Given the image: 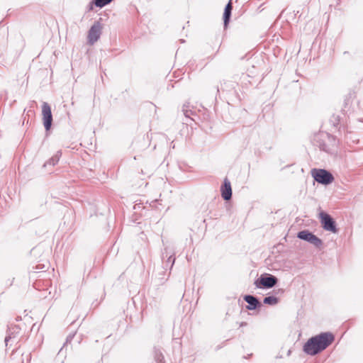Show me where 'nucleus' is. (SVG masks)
Here are the masks:
<instances>
[{
	"instance_id": "8",
	"label": "nucleus",
	"mask_w": 363,
	"mask_h": 363,
	"mask_svg": "<svg viewBox=\"0 0 363 363\" xmlns=\"http://www.w3.org/2000/svg\"><path fill=\"white\" fill-rule=\"evenodd\" d=\"M221 195L224 200H230L232 197V189L230 181L228 179H225L223 184L220 189Z\"/></svg>"
},
{
	"instance_id": "14",
	"label": "nucleus",
	"mask_w": 363,
	"mask_h": 363,
	"mask_svg": "<svg viewBox=\"0 0 363 363\" xmlns=\"http://www.w3.org/2000/svg\"><path fill=\"white\" fill-rule=\"evenodd\" d=\"M330 121L333 124V126H337L340 122V117L339 115L333 114L331 116Z\"/></svg>"
},
{
	"instance_id": "7",
	"label": "nucleus",
	"mask_w": 363,
	"mask_h": 363,
	"mask_svg": "<svg viewBox=\"0 0 363 363\" xmlns=\"http://www.w3.org/2000/svg\"><path fill=\"white\" fill-rule=\"evenodd\" d=\"M102 26L99 22H95L88 33V40L91 45L95 43L101 34Z\"/></svg>"
},
{
	"instance_id": "10",
	"label": "nucleus",
	"mask_w": 363,
	"mask_h": 363,
	"mask_svg": "<svg viewBox=\"0 0 363 363\" xmlns=\"http://www.w3.org/2000/svg\"><path fill=\"white\" fill-rule=\"evenodd\" d=\"M231 10H232L231 3L229 2L226 6V7L225 9V12H224V23L225 26L227 25V23L229 21Z\"/></svg>"
},
{
	"instance_id": "15",
	"label": "nucleus",
	"mask_w": 363,
	"mask_h": 363,
	"mask_svg": "<svg viewBox=\"0 0 363 363\" xmlns=\"http://www.w3.org/2000/svg\"><path fill=\"white\" fill-rule=\"evenodd\" d=\"M112 0H96L95 4L98 7H103L110 3Z\"/></svg>"
},
{
	"instance_id": "3",
	"label": "nucleus",
	"mask_w": 363,
	"mask_h": 363,
	"mask_svg": "<svg viewBox=\"0 0 363 363\" xmlns=\"http://www.w3.org/2000/svg\"><path fill=\"white\" fill-rule=\"evenodd\" d=\"M277 283V279L272 274H265L255 281V284L257 288H272Z\"/></svg>"
},
{
	"instance_id": "6",
	"label": "nucleus",
	"mask_w": 363,
	"mask_h": 363,
	"mask_svg": "<svg viewBox=\"0 0 363 363\" xmlns=\"http://www.w3.org/2000/svg\"><path fill=\"white\" fill-rule=\"evenodd\" d=\"M42 116L44 127L46 130H49L52 125V115L51 112V108L47 102L43 103Z\"/></svg>"
},
{
	"instance_id": "16",
	"label": "nucleus",
	"mask_w": 363,
	"mask_h": 363,
	"mask_svg": "<svg viewBox=\"0 0 363 363\" xmlns=\"http://www.w3.org/2000/svg\"><path fill=\"white\" fill-rule=\"evenodd\" d=\"M155 359H156L157 363H164V362H163L164 357H163L162 353H156Z\"/></svg>"
},
{
	"instance_id": "12",
	"label": "nucleus",
	"mask_w": 363,
	"mask_h": 363,
	"mask_svg": "<svg viewBox=\"0 0 363 363\" xmlns=\"http://www.w3.org/2000/svg\"><path fill=\"white\" fill-rule=\"evenodd\" d=\"M263 302L265 303V304H268V305H271V306H274L276 305L277 303H278L279 302V299L275 297V296H267L264 298V301Z\"/></svg>"
},
{
	"instance_id": "17",
	"label": "nucleus",
	"mask_w": 363,
	"mask_h": 363,
	"mask_svg": "<svg viewBox=\"0 0 363 363\" xmlns=\"http://www.w3.org/2000/svg\"><path fill=\"white\" fill-rule=\"evenodd\" d=\"M323 150H325V151H328V150L326 149V147L325 146H323Z\"/></svg>"
},
{
	"instance_id": "4",
	"label": "nucleus",
	"mask_w": 363,
	"mask_h": 363,
	"mask_svg": "<svg viewBox=\"0 0 363 363\" xmlns=\"http://www.w3.org/2000/svg\"><path fill=\"white\" fill-rule=\"evenodd\" d=\"M297 238L301 240L307 241L317 247H320L323 244L322 240L319 238L308 230L300 231L297 234Z\"/></svg>"
},
{
	"instance_id": "1",
	"label": "nucleus",
	"mask_w": 363,
	"mask_h": 363,
	"mask_svg": "<svg viewBox=\"0 0 363 363\" xmlns=\"http://www.w3.org/2000/svg\"><path fill=\"white\" fill-rule=\"evenodd\" d=\"M334 341L330 333H323L310 338L303 346V351L310 355H315L327 348Z\"/></svg>"
},
{
	"instance_id": "11",
	"label": "nucleus",
	"mask_w": 363,
	"mask_h": 363,
	"mask_svg": "<svg viewBox=\"0 0 363 363\" xmlns=\"http://www.w3.org/2000/svg\"><path fill=\"white\" fill-rule=\"evenodd\" d=\"M61 156V152H57L53 157H52L45 164V166L47 165V164H49V165H52L54 166L55 164H56L59 160H60V157Z\"/></svg>"
},
{
	"instance_id": "13",
	"label": "nucleus",
	"mask_w": 363,
	"mask_h": 363,
	"mask_svg": "<svg viewBox=\"0 0 363 363\" xmlns=\"http://www.w3.org/2000/svg\"><path fill=\"white\" fill-rule=\"evenodd\" d=\"M13 333L14 332H12L11 329H9V331L7 332V335L4 340L6 346L9 345L10 341H12V340L15 338Z\"/></svg>"
},
{
	"instance_id": "9",
	"label": "nucleus",
	"mask_w": 363,
	"mask_h": 363,
	"mask_svg": "<svg viewBox=\"0 0 363 363\" xmlns=\"http://www.w3.org/2000/svg\"><path fill=\"white\" fill-rule=\"evenodd\" d=\"M244 300L249 304V306H247L248 310H254L260 305L257 298L252 295L245 296Z\"/></svg>"
},
{
	"instance_id": "2",
	"label": "nucleus",
	"mask_w": 363,
	"mask_h": 363,
	"mask_svg": "<svg viewBox=\"0 0 363 363\" xmlns=\"http://www.w3.org/2000/svg\"><path fill=\"white\" fill-rule=\"evenodd\" d=\"M311 175L317 182L325 185L332 183L334 180L332 174L325 169H313L311 171Z\"/></svg>"
},
{
	"instance_id": "5",
	"label": "nucleus",
	"mask_w": 363,
	"mask_h": 363,
	"mask_svg": "<svg viewBox=\"0 0 363 363\" xmlns=\"http://www.w3.org/2000/svg\"><path fill=\"white\" fill-rule=\"evenodd\" d=\"M320 221L323 225V228L327 230L332 233H337V228L335 225V223L333 218L326 213L320 212L319 214Z\"/></svg>"
}]
</instances>
